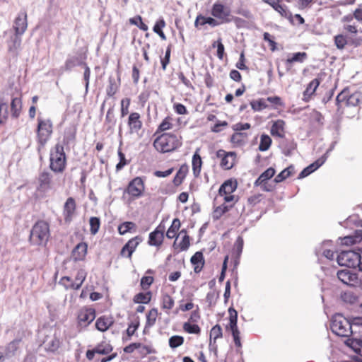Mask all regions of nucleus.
<instances>
[{
	"instance_id": "32",
	"label": "nucleus",
	"mask_w": 362,
	"mask_h": 362,
	"mask_svg": "<svg viewBox=\"0 0 362 362\" xmlns=\"http://www.w3.org/2000/svg\"><path fill=\"white\" fill-rule=\"evenodd\" d=\"M22 108L21 99L18 97L12 98L11 103V115L13 118H18L21 114Z\"/></svg>"
},
{
	"instance_id": "43",
	"label": "nucleus",
	"mask_w": 362,
	"mask_h": 362,
	"mask_svg": "<svg viewBox=\"0 0 362 362\" xmlns=\"http://www.w3.org/2000/svg\"><path fill=\"white\" fill-rule=\"evenodd\" d=\"M112 350V346L107 343V342H102L101 344H98L95 348V351H96V354H107L110 352H111Z\"/></svg>"
},
{
	"instance_id": "53",
	"label": "nucleus",
	"mask_w": 362,
	"mask_h": 362,
	"mask_svg": "<svg viewBox=\"0 0 362 362\" xmlns=\"http://www.w3.org/2000/svg\"><path fill=\"white\" fill-rule=\"evenodd\" d=\"M174 305V300L168 294H164L162 297V308L170 310Z\"/></svg>"
},
{
	"instance_id": "16",
	"label": "nucleus",
	"mask_w": 362,
	"mask_h": 362,
	"mask_svg": "<svg viewBox=\"0 0 362 362\" xmlns=\"http://www.w3.org/2000/svg\"><path fill=\"white\" fill-rule=\"evenodd\" d=\"M143 238L140 235L135 236L130 239L122 247L121 255L123 257L130 258L136 249L137 246L141 243Z\"/></svg>"
},
{
	"instance_id": "17",
	"label": "nucleus",
	"mask_w": 362,
	"mask_h": 362,
	"mask_svg": "<svg viewBox=\"0 0 362 362\" xmlns=\"http://www.w3.org/2000/svg\"><path fill=\"white\" fill-rule=\"evenodd\" d=\"M21 35H13L8 41V51L9 54L17 57L21 49Z\"/></svg>"
},
{
	"instance_id": "30",
	"label": "nucleus",
	"mask_w": 362,
	"mask_h": 362,
	"mask_svg": "<svg viewBox=\"0 0 362 362\" xmlns=\"http://www.w3.org/2000/svg\"><path fill=\"white\" fill-rule=\"evenodd\" d=\"M236 189V185L231 180H227L219 188L218 194L220 197L232 194Z\"/></svg>"
},
{
	"instance_id": "39",
	"label": "nucleus",
	"mask_w": 362,
	"mask_h": 362,
	"mask_svg": "<svg viewBox=\"0 0 362 362\" xmlns=\"http://www.w3.org/2000/svg\"><path fill=\"white\" fill-rule=\"evenodd\" d=\"M81 59L77 56L69 57L65 62V68L66 70H71L72 68L82 64Z\"/></svg>"
},
{
	"instance_id": "20",
	"label": "nucleus",
	"mask_w": 362,
	"mask_h": 362,
	"mask_svg": "<svg viewBox=\"0 0 362 362\" xmlns=\"http://www.w3.org/2000/svg\"><path fill=\"white\" fill-rule=\"evenodd\" d=\"M164 226L160 225L153 232L149 234L148 243L151 245L159 246L162 244L163 240Z\"/></svg>"
},
{
	"instance_id": "50",
	"label": "nucleus",
	"mask_w": 362,
	"mask_h": 362,
	"mask_svg": "<svg viewBox=\"0 0 362 362\" xmlns=\"http://www.w3.org/2000/svg\"><path fill=\"white\" fill-rule=\"evenodd\" d=\"M118 86L114 78L110 77L109 78V85L107 87L106 92L108 96H113L117 91Z\"/></svg>"
},
{
	"instance_id": "1",
	"label": "nucleus",
	"mask_w": 362,
	"mask_h": 362,
	"mask_svg": "<svg viewBox=\"0 0 362 362\" xmlns=\"http://www.w3.org/2000/svg\"><path fill=\"white\" fill-rule=\"evenodd\" d=\"M181 144V136L171 134H163L156 138L153 142L155 148L163 153L172 151Z\"/></svg>"
},
{
	"instance_id": "47",
	"label": "nucleus",
	"mask_w": 362,
	"mask_h": 362,
	"mask_svg": "<svg viewBox=\"0 0 362 362\" xmlns=\"http://www.w3.org/2000/svg\"><path fill=\"white\" fill-rule=\"evenodd\" d=\"M183 329L185 332L189 334H199L201 332L200 327L196 324H191L189 322L183 324Z\"/></svg>"
},
{
	"instance_id": "34",
	"label": "nucleus",
	"mask_w": 362,
	"mask_h": 362,
	"mask_svg": "<svg viewBox=\"0 0 362 362\" xmlns=\"http://www.w3.org/2000/svg\"><path fill=\"white\" fill-rule=\"evenodd\" d=\"M202 161L201 156L195 153L192 157V170L194 175L198 177L201 172Z\"/></svg>"
},
{
	"instance_id": "6",
	"label": "nucleus",
	"mask_w": 362,
	"mask_h": 362,
	"mask_svg": "<svg viewBox=\"0 0 362 362\" xmlns=\"http://www.w3.org/2000/svg\"><path fill=\"white\" fill-rule=\"evenodd\" d=\"M359 251L347 250L341 252L337 256V262L341 266L346 267H357V264L360 263Z\"/></svg>"
},
{
	"instance_id": "23",
	"label": "nucleus",
	"mask_w": 362,
	"mask_h": 362,
	"mask_svg": "<svg viewBox=\"0 0 362 362\" xmlns=\"http://www.w3.org/2000/svg\"><path fill=\"white\" fill-rule=\"evenodd\" d=\"M86 278V272L84 269H80L77 272L75 281L74 282L75 284H67L63 282L64 286L66 289H74L78 290L81 286L83 282Z\"/></svg>"
},
{
	"instance_id": "60",
	"label": "nucleus",
	"mask_w": 362,
	"mask_h": 362,
	"mask_svg": "<svg viewBox=\"0 0 362 362\" xmlns=\"http://www.w3.org/2000/svg\"><path fill=\"white\" fill-rule=\"evenodd\" d=\"M138 350H139V353L143 356H146L147 354L154 352V351L151 346L145 345V344H143L141 343H139V346H138Z\"/></svg>"
},
{
	"instance_id": "27",
	"label": "nucleus",
	"mask_w": 362,
	"mask_h": 362,
	"mask_svg": "<svg viewBox=\"0 0 362 362\" xmlns=\"http://www.w3.org/2000/svg\"><path fill=\"white\" fill-rule=\"evenodd\" d=\"M331 244L329 240L325 241L322 244L315 249V253L317 256L322 255L328 259H332L334 258V252L327 248Z\"/></svg>"
},
{
	"instance_id": "48",
	"label": "nucleus",
	"mask_w": 362,
	"mask_h": 362,
	"mask_svg": "<svg viewBox=\"0 0 362 362\" xmlns=\"http://www.w3.org/2000/svg\"><path fill=\"white\" fill-rule=\"evenodd\" d=\"M266 100L259 99L257 100H252L250 103L251 107L255 111H261L267 107V104L266 103Z\"/></svg>"
},
{
	"instance_id": "62",
	"label": "nucleus",
	"mask_w": 362,
	"mask_h": 362,
	"mask_svg": "<svg viewBox=\"0 0 362 362\" xmlns=\"http://www.w3.org/2000/svg\"><path fill=\"white\" fill-rule=\"evenodd\" d=\"M243 243H244L243 239L240 236H239L237 238V240H235L234 247H235V250L236 251L237 255L238 257H240L242 253L243 248Z\"/></svg>"
},
{
	"instance_id": "36",
	"label": "nucleus",
	"mask_w": 362,
	"mask_h": 362,
	"mask_svg": "<svg viewBox=\"0 0 362 362\" xmlns=\"http://www.w3.org/2000/svg\"><path fill=\"white\" fill-rule=\"evenodd\" d=\"M180 227V221L178 218H175L173 221L172 225L168 228L166 233V236L169 239H172L176 236L177 231Z\"/></svg>"
},
{
	"instance_id": "40",
	"label": "nucleus",
	"mask_w": 362,
	"mask_h": 362,
	"mask_svg": "<svg viewBox=\"0 0 362 362\" xmlns=\"http://www.w3.org/2000/svg\"><path fill=\"white\" fill-rule=\"evenodd\" d=\"M182 235V240L179 243V247L182 251L186 250L188 249L189 246V237L187 235V233L185 230H182L178 235L177 236V238L179 236Z\"/></svg>"
},
{
	"instance_id": "3",
	"label": "nucleus",
	"mask_w": 362,
	"mask_h": 362,
	"mask_svg": "<svg viewBox=\"0 0 362 362\" xmlns=\"http://www.w3.org/2000/svg\"><path fill=\"white\" fill-rule=\"evenodd\" d=\"M331 329L334 334L342 337H349L354 332L351 322L340 314L332 317Z\"/></svg>"
},
{
	"instance_id": "56",
	"label": "nucleus",
	"mask_w": 362,
	"mask_h": 362,
	"mask_svg": "<svg viewBox=\"0 0 362 362\" xmlns=\"http://www.w3.org/2000/svg\"><path fill=\"white\" fill-rule=\"evenodd\" d=\"M245 133L236 132L231 136V142L233 144H241L246 138Z\"/></svg>"
},
{
	"instance_id": "38",
	"label": "nucleus",
	"mask_w": 362,
	"mask_h": 362,
	"mask_svg": "<svg viewBox=\"0 0 362 362\" xmlns=\"http://www.w3.org/2000/svg\"><path fill=\"white\" fill-rule=\"evenodd\" d=\"M307 58V54L305 52H296L292 54L291 57H288L286 59V63L287 64H291L293 62H303L304 60Z\"/></svg>"
},
{
	"instance_id": "42",
	"label": "nucleus",
	"mask_w": 362,
	"mask_h": 362,
	"mask_svg": "<svg viewBox=\"0 0 362 362\" xmlns=\"http://www.w3.org/2000/svg\"><path fill=\"white\" fill-rule=\"evenodd\" d=\"M272 144V139L267 134H262L260 138L259 150L260 151H267Z\"/></svg>"
},
{
	"instance_id": "26",
	"label": "nucleus",
	"mask_w": 362,
	"mask_h": 362,
	"mask_svg": "<svg viewBox=\"0 0 362 362\" xmlns=\"http://www.w3.org/2000/svg\"><path fill=\"white\" fill-rule=\"evenodd\" d=\"M285 122L282 119H277L273 122L271 127V134L279 138H283L285 133Z\"/></svg>"
},
{
	"instance_id": "49",
	"label": "nucleus",
	"mask_w": 362,
	"mask_h": 362,
	"mask_svg": "<svg viewBox=\"0 0 362 362\" xmlns=\"http://www.w3.org/2000/svg\"><path fill=\"white\" fill-rule=\"evenodd\" d=\"M158 316V310L156 308L151 309L146 315V327L153 326Z\"/></svg>"
},
{
	"instance_id": "10",
	"label": "nucleus",
	"mask_w": 362,
	"mask_h": 362,
	"mask_svg": "<svg viewBox=\"0 0 362 362\" xmlns=\"http://www.w3.org/2000/svg\"><path fill=\"white\" fill-rule=\"evenodd\" d=\"M337 103L341 107L342 103H345L346 106H356L361 100V93L356 92L353 94H349L346 90H342L337 96Z\"/></svg>"
},
{
	"instance_id": "52",
	"label": "nucleus",
	"mask_w": 362,
	"mask_h": 362,
	"mask_svg": "<svg viewBox=\"0 0 362 362\" xmlns=\"http://www.w3.org/2000/svg\"><path fill=\"white\" fill-rule=\"evenodd\" d=\"M90 233L93 235H95L98 233L100 226V218L98 217H91L90 218Z\"/></svg>"
},
{
	"instance_id": "18",
	"label": "nucleus",
	"mask_w": 362,
	"mask_h": 362,
	"mask_svg": "<svg viewBox=\"0 0 362 362\" xmlns=\"http://www.w3.org/2000/svg\"><path fill=\"white\" fill-rule=\"evenodd\" d=\"M140 115L138 112H132L128 118V127L130 134H139L142 127V122L140 119Z\"/></svg>"
},
{
	"instance_id": "12",
	"label": "nucleus",
	"mask_w": 362,
	"mask_h": 362,
	"mask_svg": "<svg viewBox=\"0 0 362 362\" xmlns=\"http://www.w3.org/2000/svg\"><path fill=\"white\" fill-rule=\"evenodd\" d=\"M216 157L221 159V166L226 170H229L235 164L236 154L235 152H226L223 149H220L216 152Z\"/></svg>"
},
{
	"instance_id": "15",
	"label": "nucleus",
	"mask_w": 362,
	"mask_h": 362,
	"mask_svg": "<svg viewBox=\"0 0 362 362\" xmlns=\"http://www.w3.org/2000/svg\"><path fill=\"white\" fill-rule=\"evenodd\" d=\"M144 190V185L141 177H136L133 179L129 184L127 192V193L134 197H139L142 194Z\"/></svg>"
},
{
	"instance_id": "7",
	"label": "nucleus",
	"mask_w": 362,
	"mask_h": 362,
	"mask_svg": "<svg viewBox=\"0 0 362 362\" xmlns=\"http://www.w3.org/2000/svg\"><path fill=\"white\" fill-rule=\"evenodd\" d=\"M228 311L229 314L228 328L231 331L235 345L237 347H241L240 331L238 327V312L233 307H230Z\"/></svg>"
},
{
	"instance_id": "24",
	"label": "nucleus",
	"mask_w": 362,
	"mask_h": 362,
	"mask_svg": "<svg viewBox=\"0 0 362 362\" xmlns=\"http://www.w3.org/2000/svg\"><path fill=\"white\" fill-rule=\"evenodd\" d=\"M320 83V78L319 76L310 82L306 89L303 92V100L305 102H308L311 96L315 93L316 89Z\"/></svg>"
},
{
	"instance_id": "5",
	"label": "nucleus",
	"mask_w": 362,
	"mask_h": 362,
	"mask_svg": "<svg viewBox=\"0 0 362 362\" xmlns=\"http://www.w3.org/2000/svg\"><path fill=\"white\" fill-rule=\"evenodd\" d=\"M53 132L52 122L49 119L37 118V141L44 146L49 141Z\"/></svg>"
},
{
	"instance_id": "44",
	"label": "nucleus",
	"mask_w": 362,
	"mask_h": 362,
	"mask_svg": "<svg viewBox=\"0 0 362 362\" xmlns=\"http://www.w3.org/2000/svg\"><path fill=\"white\" fill-rule=\"evenodd\" d=\"M8 111L6 101L3 98H0V123H3L4 120L8 117Z\"/></svg>"
},
{
	"instance_id": "28",
	"label": "nucleus",
	"mask_w": 362,
	"mask_h": 362,
	"mask_svg": "<svg viewBox=\"0 0 362 362\" xmlns=\"http://www.w3.org/2000/svg\"><path fill=\"white\" fill-rule=\"evenodd\" d=\"M348 346L351 348L354 352L362 356V335L359 338L351 337L346 341Z\"/></svg>"
},
{
	"instance_id": "8",
	"label": "nucleus",
	"mask_w": 362,
	"mask_h": 362,
	"mask_svg": "<svg viewBox=\"0 0 362 362\" xmlns=\"http://www.w3.org/2000/svg\"><path fill=\"white\" fill-rule=\"evenodd\" d=\"M211 15L218 19L221 23H228L232 21L230 10L220 3H215L211 8Z\"/></svg>"
},
{
	"instance_id": "9",
	"label": "nucleus",
	"mask_w": 362,
	"mask_h": 362,
	"mask_svg": "<svg viewBox=\"0 0 362 362\" xmlns=\"http://www.w3.org/2000/svg\"><path fill=\"white\" fill-rule=\"evenodd\" d=\"M52 187V175L48 172L41 173L37 179V193L40 196H44Z\"/></svg>"
},
{
	"instance_id": "59",
	"label": "nucleus",
	"mask_w": 362,
	"mask_h": 362,
	"mask_svg": "<svg viewBox=\"0 0 362 362\" xmlns=\"http://www.w3.org/2000/svg\"><path fill=\"white\" fill-rule=\"evenodd\" d=\"M153 282V278L151 276H143L141 279L142 289L147 290Z\"/></svg>"
},
{
	"instance_id": "46",
	"label": "nucleus",
	"mask_w": 362,
	"mask_h": 362,
	"mask_svg": "<svg viewBox=\"0 0 362 362\" xmlns=\"http://www.w3.org/2000/svg\"><path fill=\"white\" fill-rule=\"evenodd\" d=\"M151 298V294L150 292L147 293H139L136 294L134 298V301L136 303H148Z\"/></svg>"
},
{
	"instance_id": "22",
	"label": "nucleus",
	"mask_w": 362,
	"mask_h": 362,
	"mask_svg": "<svg viewBox=\"0 0 362 362\" xmlns=\"http://www.w3.org/2000/svg\"><path fill=\"white\" fill-rule=\"evenodd\" d=\"M88 245L86 243H78L72 251V258L74 261H82L87 254Z\"/></svg>"
},
{
	"instance_id": "11",
	"label": "nucleus",
	"mask_w": 362,
	"mask_h": 362,
	"mask_svg": "<svg viewBox=\"0 0 362 362\" xmlns=\"http://www.w3.org/2000/svg\"><path fill=\"white\" fill-rule=\"evenodd\" d=\"M337 276L339 281L349 286H356L361 283L357 274L350 269L339 270Z\"/></svg>"
},
{
	"instance_id": "2",
	"label": "nucleus",
	"mask_w": 362,
	"mask_h": 362,
	"mask_svg": "<svg viewBox=\"0 0 362 362\" xmlns=\"http://www.w3.org/2000/svg\"><path fill=\"white\" fill-rule=\"evenodd\" d=\"M50 235L49 227L44 221H37L33 227L30 240L33 244L37 245H45Z\"/></svg>"
},
{
	"instance_id": "29",
	"label": "nucleus",
	"mask_w": 362,
	"mask_h": 362,
	"mask_svg": "<svg viewBox=\"0 0 362 362\" xmlns=\"http://www.w3.org/2000/svg\"><path fill=\"white\" fill-rule=\"evenodd\" d=\"M191 263L194 265V270L196 273L199 272L204 264L203 254L202 252H197L191 257Z\"/></svg>"
},
{
	"instance_id": "45",
	"label": "nucleus",
	"mask_w": 362,
	"mask_h": 362,
	"mask_svg": "<svg viewBox=\"0 0 362 362\" xmlns=\"http://www.w3.org/2000/svg\"><path fill=\"white\" fill-rule=\"evenodd\" d=\"M341 297L343 301L349 304H354L358 301V296L351 291L344 292Z\"/></svg>"
},
{
	"instance_id": "55",
	"label": "nucleus",
	"mask_w": 362,
	"mask_h": 362,
	"mask_svg": "<svg viewBox=\"0 0 362 362\" xmlns=\"http://www.w3.org/2000/svg\"><path fill=\"white\" fill-rule=\"evenodd\" d=\"M334 43L338 49H342L347 44L346 37L343 35H338L334 37Z\"/></svg>"
},
{
	"instance_id": "61",
	"label": "nucleus",
	"mask_w": 362,
	"mask_h": 362,
	"mask_svg": "<svg viewBox=\"0 0 362 362\" xmlns=\"http://www.w3.org/2000/svg\"><path fill=\"white\" fill-rule=\"evenodd\" d=\"M139 321L132 322L129 325L128 328L127 329V334L129 337H131L132 336H133L135 332L136 331V329L139 327Z\"/></svg>"
},
{
	"instance_id": "51",
	"label": "nucleus",
	"mask_w": 362,
	"mask_h": 362,
	"mask_svg": "<svg viewBox=\"0 0 362 362\" xmlns=\"http://www.w3.org/2000/svg\"><path fill=\"white\" fill-rule=\"evenodd\" d=\"M184 343V338L179 335H174L169 339V346L172 349H175Z\"/></svg>"
},
{
	"instance_id": "31",
	"label": "nucleus",
	"mask_w": 362,
	"mask_h": 362,
	"mask_svg": "<svg viewBox=\"0 0 362 362\" xmlns=\"http://www.w3.org/2000/svg\"><path fill=\"white\" fill-rule=\"evenodd\" d=\"M275 174V170L273 168H269L263 172L254 182L255 187H258L262 182H266L270 180Z\"/></svg>"
},
{
	"instance_id": "58",
	"label": "nucleus",
	"mask_w": 362,
	"mask_h": 362,
	"mask_svg": "<svg viewBox=\"0 0 362 362\" xmlns=\"http://www.w3.org/2000/svg\"><path fill=\"white\" fill-rule=\"evenodd\" d=\"M130 105V99L124 98L121 101V115L124 117L129 113V106Z\"/></svg>"
},
{
	"instance_id": "25",
	"label": "nucleus",
	"mask_w": 362,
	"mask_h": 362,
	"mask_svg": "<svg viewBox=\"0 0 362 362\" xmlns=\"http://www.w3.org/2000/svg\"><path fill=\"white\" fill-rule=\"evenodd\" d=\"M114 323L112 317L101 316L95 322V327L100 332H105L109 329Z\"/></svg>"
},
{
	"instance_id": "64",
	"label": "nucleus",
	"mask_w": 362,
	"mask_h": 362,
	"mask_svg": "<svg viewBox=\"0 0 362 362\" xmlns=\"http://www.w3.org/2000/svg\"><path fill=\"white\" fill-rule=\"evenodd\" d=\"M231 18H232V21L234 22V23L235 24L237 28H247V22L246 21H245L244 19L239 18V17L233 16H231Z\"/></svg>"
},
{
	"instance_id": "19",
	"label": "nucleus",
	"mask_w": 362,
	"mask_h": 362,
	"mask_svg": "<svg viewBox=\"0 0 362 362\" xmlns=\"http://www.w3.org/2000/svg\"><path fill=\"white\" fill-rule=\"evenodd\" d=\"M326 161V156H321L314 163L305 168L299 174L298 179L304 178L317 170Z\"/></svg>"
},
{
	"instance_id": "37",
	"label": "nucleus",
	"mask_w": 362,
	"mask_h": 362,
	"mask_svg": "<svg viewBox=\"0 0 362 362\" xmlns=\"http://www.w3.org/2000/svg\"><path fill=\"white\" fill-rule=\"evenodd\" d=\"M132 230L135 231L136 224L131 221L124 222L118 226V231L120 235H124Z\"/></svg>"
},
{
	"instance_id": "4",
	"label": "nucleus",
	"mask_w": 362,
	"mask_h": 362,
	"mask_svg": "<svg viewBox=\"0 0 362 362\" xmlns=\"http://www.w3.org/2000/svg\"><path fill=\"white\" fill-rule=\"evenodd\" d=\"M50 168L55 173H62L66 166V156L62 145L57 144L50 152Z\"/></svg>"
},
{
	"instance_id": "57",
	"label": "nucleus",
	"mask_w": 362,
	"mask_h": 362,
	"mask_svg": "<svg viewBox=\"0 0 362 362\" xmlns=\"http://www.w3.org/2000/svg\"><path fill=\"white\" fill-rule=\"evenodd\" d=\"M76 129L74 127H70L66 129L64 135V141L69 144L71 141L75 139Z\"/></svg>"
},
{
	"instance_id": "41",
	"label": "nucleus",
	"mask_w": 362,
	"mask_h": 362,
	"mask_svg": "<svg viewBox=\"0 0 362 362\" xmlns=\"http://www.w3.org/2000/svg\"><path fill=\"white\" fill-rule=\"evenodd\" d=\"M232 206L226 205L225 204H223L215 208V209L213 211V218L214 219H218L221 217V216L225 214L226 211L229 210V209Z\"/></svg>"
},
{
	"instance_id": "14",
	"label": "nucleus",
	"mask_w": 362,
	"mask_h": 362,
	"mask_svg": "<svg viewBox=\"0 0 362 362\" xmlns=\"http://www.w3.org/2000/svg\"><path fill=\"white\" fill-rule=\"evenodd\" d=\"M95 317V310L92 308H82L78 315V322L81 327H87Z\"/></svg>"
},
{
	"instance_id": "21",
	"label": "nucleus",
	"mask_w": 362,
	"mask_h": 362,
	"mask_svg": "<svg viewBox=\"0 0 362 362\" xmlns=\"http://www.w3.org/2000/svg\"><path fill=\"white\" fill-rule=\"evenodd\" d=\"M76 211V202L72 197L66 199L64 206V216L66 222L71 221Z\"/></svg>"
},
{
	"instance_id": "54",
	"label": "nucleus",
	"mask_w": 362,
	"mask_h": 362,
	"mask_svg": "<svg viewBox=\"0 0 362 362\" xmlns=\"http://www.w3.org/2000/svg\"><path fill=\"white\" fill-rule=\"evenodd\" d=\"M222 337V329L220 325H216L212 327L210 332V339H214V341L218 338Z\"/></svg>"
},
{
	"instance_id": "13",
	"label": "nucleus",
	"mask_w": 362,
	"mask_h": 362,
	"mask_svg": "<svg viewBox=\"0 0 362 362\" xmlns=\"http://www.w3.org/2000/svg\"><path fill=\"white\" fill-rule=\"evenodd\" d=\"M28 28L27 13L25 11H21L16 18L13 28L15 31L14 35H23Z\"/></svg>"
},
{
	"instance_id": "33",
	"label": "nucleus",
	"mask_w": 362,
	"mask_h": 362,
	"mask_svg": "<svg viewBox=\"0 0 362 362\" xmlns=\"http://www.w3.org/2000/svg\"><path fill=\"white\" fill-rule=\"evenodd\" d=\"M293 173L294 167L293 165H290L289 167L283 170L279 175H277L275 177L274 182L275 183H279L291 176Z\"/></svg>"
},
{
	"instance_id": "63",
	"label": "nucleus",
	"mask_w": 362,
	"mask_h": 362,
	"mask_svg": "<svg viewBox=\"0 0 362 362\" xmlns=\"http://www.w3.org/2000/svg\"><path fill=\"white\" fill-rule=\"evenodd\" d=\"M170 118L166 117L163 119L161 124L159 125L158 131L164 132L172 128V124L170 122Z\"/></svg>"
},
{
	"instance_id": "35",
	"label": "nucleus",
	"mask_w": 362,
	"mask_h": 362,
	"mask_svg": "<svg viewBox=\"0 0 362 362\" xmlns=\"http://www.w3.org/2000/svg\"><path fill=\"white\" fill-rule=\"evenodd\" d=\"M273 8L279 13L281 16L288 19L291 23H294L291 12L287 10L285 6L281 5L278 3Z\"/></svg>"
}]
</instances>
